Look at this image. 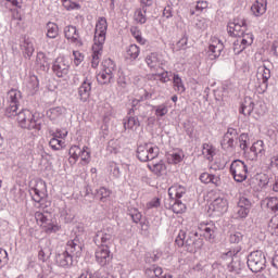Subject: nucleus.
I'll list each match as a JSON object with an SVG mask.
<instances>
[{
  "label": "nucleus",
  "mask_w": 278,
  "mask_h": 278,
  "mask_svg": "<svg viewBox=\"0 0 278 278\" xmlns=\"http://www.w3.org/2000/svg\"><path fill=\"white\" fill-rule=\"evenodd\" d=\"M94 255L96 262L99 266H108L114 257L109 247H98Z\"/></svg>",
  "instance_id": "11"
},
{
  "label": "nucleus",
  "mask_w": 278,
  "mask_h": 278,
  "mask_svg": "<svg viewBox=\"0 0 278 278\" xmlns=\"http://www.w3.org/2000/svg\"><path fill=\"white\" fill-rule=\"evenodd\" d=\"M154 110V114L156 116V118H163V116H166V114H168V105L166 104H160V105H155L153 106Z\"/></svg>",
  "instance_id": "48"
},
{
  "label": "nucleus",
  "mask_w": 278,
  "mask_h": 278,
  "mask_svg": "<svg viewBox=\"0 0 278 278\" xmlns=\"http://www.w3.org/2000/svg\"><path fill=\"white\" fill-rule=\"evenodd\" d=\"M266 0H256L251 7V12L254 16H263V14H266Z\"/></svg>",
  "instance_id": "30"
},
{
  "label": "nucleus",
  "mask_w": 278,
  "mask_h": 278,
  "mask_svg": "<svg viewBox=\"0 0 278 278\" xmlns=\"http://www.w3.org/2000/svg\"><path fill=\"white\" fill-rule=\"evenodd\" d=\"M268 210H270L274 213L278 212V198L271 197L267 199L266 203Z\"/></svg>",
  "instance_id": "56"
},
{
  "label": "nucleus",
  "mask_w": 278,
  "mask_h": 278,
  "mask_svg": "<svg viewBox=\"0 0 278 278\" xmlns=\"http://www.w3.org/2000/svg\"><path fill=\"white\" fill-rule=\"evenodd\" d=\"M154 79H157L162 84H168V81H170V76H168V72L164 71V72L154 74Z\"/></svg>",
  "instance_id": "58"
},
{
  "label": "nucleus",
  "mask_w": 278,
  "mask_h": 278,
  "mask_svg": "<svg viewBox=\"0 0 278 278\" xmlns=\"http://www.w3.org/2000/svg\"><path fill=\"white\" fill-rule=\"evenodd\" d=\"M252 155V160H257V157H264L266 155V146L262 140H257L250 148Z\"/></svg>",
  "instance_id": "23"
},
{
  "label": "nucleus",
  "mask_w": 278,
  "mask_h": 278,
  "mask_svg": "<svg viewBox=\"0 0 278 278\" xmlns=\"http://www.w3.org/2000/svg\"><path fill=\"white\" fill-rule=\"evenodd\" d=\"M68 68H71V65H68L64 58H58L52 65V71L59 78L66 77Z\"/></svg>",
  "instance_id": "15"
},
{
  "label": "nucleus",
  "mask_w": 278,
  "mask_h": 278,
  "mask_svg": "<svg viewBox=\"0 0 278 278\" xmlns=\"http://www.w3.org/2000/svg\"><path fill=\"white\" fill-rule=\"evenodd\" d=\"M106 151L109 153H114V154L118 153L121 151V141H118V139H111L108 142Z\"/></svg>",
  "instance_id": "44"
},
{
  "label": "nucleus",
  "mask_w": 278,
  "mask_h": 278,
  "mask_svg": "<svg viewBox=\"0 0 278 278\" xmlns=\"http://www.w3.org/2000/svg\"><path fill=\"white\" fill-rule=\"evenodd\" d=\"M225 47L223 43L219 41L218 45H210L208 46V58L210 60H217V58H220V53H223V49Z\"/></svg>",
  "instance_id": "33"
},
{
  "label": "nucleus",
  "mask_w": 278,
  "mask_h": 278,
  "mask_svg": "<svg viewBox=\"0 0 278 278\" xmlns=\"http://www.w3.org/2000/svg\"><path fill=\"white\" fill-rule=\"evenodd\" d=\"M136 153L139 162H151L160 155V148L152 143H144L137 147Z\"/></svg>",
  "instance_id": "5"
},
{
  "label": "nucleus",
  "mask_w": 278,
  "mask_h": 278,
  "mask_svg": "<svg viewBox=\"0 0 278 278\" xmlns=\"http://www.w3.org/2000/svg\"><path fill=\"white\" fill-rule=\"evenodd\" d=\"M184 161V153L181 152H173L167 155V162L169 164H179Z\"/></svg>",
  "instance_id": "47"
},
{
  "label": "nucleus",
  "mask_w": 278,
  "mask_h": 278,
  "mask_svg": "<svg viewBox=\"0 0 278 278\" xmlns=\"http://www.w3.org/2000/svg\"><path fill=\"white\" fill-rule=\"evenodd\" d=\"M52 138L49 141V147L51 148L52 151H60L62 149H64V141L62 140V138H66L67 132H65V135H60L58 136V134L55 132H50Z\"/></svg>",
  "instance_id": "21"
},
{
  "label": "nucleus",
  "mask_w": 278,
  "mask_h": 278,
  "mask_svg": "<svg viewBox=\"0 0 278 278\" xmlns=\"http://www.w3.org/2000/svg\"><path fill=\"white\" fill-rule=\"evenodd\" d=\"M268 231L271 236H278V215L273 216L269 220Z\"/></svg>",
  "instance_id": "46"
},
{
  "label": "nucleus",
  "mask_w": 278,
  "mask_h": 278,
  "mask_svg": "<svg viewBox=\"0 0 278 278\" xmlns=\"http://www.w3.org/2000/svg\"><path fill=\"white\" fill-rule=\"evenodd\" d=\"M254 103L255 101H253V98L245 97L241 102L239 113L243 114V116H251V114H253Z\"/></svg>",
  "instance_id": "20"
},
{
  "label": "nucleus",
  "mask_w": 278,
  "mask_h": 278,
  "mask_svg": "<svg viewBox=\"0 0 278 278\" xmlns=\"http://www.w3.org/2000/svg\"><path fill=\"white\" fill-rule=\"evenodd\" d=\"M110 168L113 177H115V179H118V177H121V167H118V164L112 162L110 163Z\"/></svg>",
  "instance_id": "62"
},
{
  "label": "nucleus",
  "mask_w": 278,
  "mask_h": 278,
  "mask_svg": "<svg viewBox=\"0 0 278 278\" xmlns=\"http://www.w3.org/2000/svg\"><path fill=\"white\" fill-rule=\"evenodd\" d=\"M134 127H140V121L136 116H129L127 122H124V129H132Z\"/></svg>",
  "instance_id": "50"
},
{
  "label": "nucleus",
  "mask_w": 278,
  "mask_h": 278,
  "mask_svg": "<svg viewBox=\"0 0 278 278\" xmlns=\"http://www.w3.org/2000/svg\"><path fill=\"white\" fill-rule=\"evenodd\" d=\"M46 36L50 40H55L60 36V27L53 22H48L46 24Z\"/></svg>",
  "instance_id": "29"
},
{
  "label": "nucleus",
  "mask_w": 278,
  "mask_h": 278,
  "mask_svg": "<svg viewBox=\"0 0 278 278\" xmlns=\"http://www.w3.org/2000/svg\"><path fill=\"white\" fill-rule=\"evenodd\" d=\"M83 151H84V149L79 148V146H72L68 153L71 156L79 159Z\"/></svg>",
  "instance_id": "63"
},
{
  "label": "nucleus",
  "mask_w": 278,
  "mask_h": 278,
  "mask_svg": "<svg viewBox=\"0 0 278 278\" xmlns=\"http://www.w3.org/2000/svg\"><path fill=\"white\" fill-rule=\"evenodd\" d=\"M9 108L7 109V114L9 116H14L18 112L21 106V99H23V93L18 89H11L8 91Z\"/></svg>",
  "instance_id": "9"
},
{
  "label": "nucleus",
  "mask_w": 278,
  "mask_h": 278,
  "mask_svg": "<svg viewBox=\"0 0 278 278\" xmlns=\"http://www.w3.org/2000/svg\"><path fill=\"white\" fill-rule=\"evenodd\" d=\"M138 55H140V48L136 45H130L126 50L127 60H138Z\"/></svg>",
  "instance_id": "41"
},
{
  "label": "nucleus",
  "mask_w": 278,
  "mask_h": 278,
  "mask_svg": "<svg viewBox=\"0 0 278 278\" xmlns=\"http://www.w3.org/2000/svg\"><path fill=\"white\" fill-rule=\"evenodd\" d=\"M20 49L25 60H31V55H34V51H36V48H34V41H31L29 37H23L20 43Z\"/></svg>",
  "instance_id": "17"
},
{
  "label": "nucleus",
  "mask_w": 278,
  "mask_h": 278,
  "mask_svg": "<svg viewBox=\"0 0 278 278\" xmlns=\"http://www.w3.org/2000/svg\"><path fill=\"white\" fill-rule=\"evenodd\" d=\"M249 134H241L239 136V147L242 151H247L249 149Z\"/></svg>",
  "instance_id": "55"
},
{
  "label": "nucleus",
  "mask_w": 278,
  "mask_h": 278,
  "mask_svg": "<svg viewBox=\"0 0 278 278\" xmlns=\"http://www.w3.org/2000/svg\"><path fill=\"white\" fill-rule=\"evenodd\" d=\"M220 144L222 149L225 151L233 149V147H236V139H233V137L224 136Z\"/></svg>",
  "instance_id": "45"
},
{
  "label": "nucleus",
  "mask_w": 278,
  "mask_h": 278,
  "mask_svg": "<svg viewBox=\"0 0 278 278\" xmlns=\"http://www.w3.org/2000/svg\"><path fill=\"white\" fill-rule=\"evenodd\" d=\"M173 84L176 92H179V94H184V92H186V86H184V80H181L179 74H174Z\"/></svg>",
  "instance_id": "39"
},
{
  "label": "nucleus",
  "mask_w": 278,
  "mask_h": 278,
  "mask_svg": "<svg viewBox=\"0 0 278 278\" xmlns=\"http://www.w3.org/2000/svg\"><path fill=\"white\" fill-rule=\"evenodd\" d=\"M92 92V80L85 78L78 88V99L81 103H86L90 99V93Z\"/></svg>",
  "instance_id": "16"
},
{
  "label": "nucleus",
  "mask_w": 278,
  "mask_h": 278,
  "mask_svg": "<svg viewBox=\"0 0 278 278\" xmlns=\"http://www.w3.org/2000/svg\"><path fill=\"white\" fill-rule=\"evenodd\" d=\"M227 268L229 273H233L235 275H240L242 269L244 268V264L242 263V260H240V256L236 254L232 260H230V263L227 265Z\"/></svg>",
  "instance_id": "24"
},
{
  "label": "nucleus",
  "mask_w": 278,
  "mask_h": 278,
  "mask_svg": "<svg viewBox=\"0 0 278 278\" xmlns=\"http://www.w3.org/2000/svg\"><path fill=\"white\" fill-rule=\"evenodd\" d=\"M269 168H278V148L269 153Z\"/></svg>",
  "instance_id": "52"
},
{
  "label": "nucleus",
  "mask_w": 278,
  "mask_h": 278,
  "mask_svg": "<svg viewBox=\"0 0 278 278\" xmlns=\"http://www.w3.org/2000/svg\"><path fill=\"white\" fill-rule=\"evenodd\" d=\"M200 181L202 184H213L214 186H220V177L210 173H202L200 175Z\"/></svg>",
  "instance_id": "32"
},
{
  "label": "nucleus",
  "mask_w": 278,
  "mask_h": 278,
  "mask_svg": "<svg viewBox=\"0 0 278 278\" xmlns=\"http://www.w3.org/2000/svg\"><path fill=\"white\" fill-rule=\"evenodd\" d=\"M112 194V191L105 187H100L99 189L96 190V198L100 199L102 203H105V199L110 198Z\"/></svg>",
  "instance_id": "43"
},
{
  "label": "nucleus",
  "mask_w": 278,
  "mask_h": 278,
  "mask_svg": "<svg viewBox=\"0 0 278 278\" xmlns=\"http://www.w3.org/2000/svg\"><path fill=\"white\" fill-rule=\"evenodd\" d=\"M173 192H175V199H181L186 194L187 189L181 185H174L168 189L169 198L173 199Z\"/></svg>",
  "instance_id": "34"
},
{
  "label": "nucleus",
  "mask_w": 278,
  "mask_h": 278,
  "mask_svg": "<svg viewBox=\"0 0 278 278\" xmlns=\"http://www.w3.org/2000/svg\"><path fill=\"white\" fill-rule=\"evenodd\" d=\"M247 265L251 273H262L266 269V254L262 250L251 252Z\"/></svg>",
  "instance_id": "4"
},
{
  "label": "nucleus",
  "mask_w": 278,
  "mask_h": 278,
  "mask_svg": "<svg viewBox=\"0 0 278 278\" xmlns=\"http://www.w3.org/2000/svg\"><path fill=\"white\" fill-rule=\"evenodd\" d=\"M14 116H17V125L22 129L35 131V134L42 129V117H40V114L29 111V109H22L20 112L16 111Z\"/></svg>",
  "instance_id": "2"
},
{
  "label": "nucleus",
  "mask_w": 278,
  "mask_h": 278,
  "mask_svg": "<svg viewBox=\"0 0 278 278\" xmlns=\"http://www.w3.org/2000/svg\"><path fill=\"white\" fill-rule=\"evenodd\" d=\"M97 81L100 86H108V84L114 81V73L110 70H102V72L97 75Z\"/></svg>",
  "instance_id": "26"
},
{
  "label": "nucleus",
  "mask_w": 278,
  "mask_h": 278,
  "mask_svg": "<svg viewBox=\"0 0 278 278\" xmlns=\"http://www.w3.org/2000/svg\"><path fill=\"white\" fill-rule=\"evenodd\" d=\"M240 251H242V247L237 245L236 248L230 249L229 251L222 253L220 258L224 262H229V260L232 261L233 257L236 255H238V253H240Z\"/></svg>",
  "instance_id": "37"
},
{
  "label": "nucleus",
  "mask_w": 278,
  "mask_h": 278,
  "mask_svg": "<svg viewBox=\"0 0 278 278\" xmlns=\"http://www.w3.org/2000/svg\"><path fill=\"white\" fill-rule=\"evenodd\" d=\"M175 243L177 247H185L189 253H192L203 247V239L199 238V232H190L186 238V231L180 230L176 237Z\"/></svg>",
  "instance_id": "3"
},
{
  "label": "nucleus",
  "mask_w": 278,
  "mask_h": 278,
  "mask_svg": "<svg viewBox=\"0 0 278 278\" xmlns=\"http://www.w3.org/2000/svg\"><path fill=\"white\" fill-rule=\"evenodd\" d=\"M94 244H97V247H108L110 249V247H112L113 242H114V235H112V232H109L108 230H99L94 238H93Z\"/></svg>",
  "instance_id": "13"
},
{
  "label": "nucleus",
  "mask_w": 278,
  "mask_h": 278,
  "mask_svg": "<svg viewBox=\"0 0 278 278\" xmlns=\"http://www.w3.org/2000/svg\"><path fill=\"white\" fill-rule=\"evenodd\" d=\"M105 36H108V18L99 17L96 23L93 46H92V68L99 66L101 62V55H103V45H105Z\"/></svg>",
  "instance_id": "1"
},
{
  "label": "nucleus",
  "mask_w": 278,
  "mask_h": 278,
  "mask_svg": "<svg viewBox=\"0 0 278 278\" xmlns=\"http://www.w3.org/2000/svg\"><path fill=\"white\" fill-rule=\"evenodd\" d=\"M65 251L74 257H81V253L84 251V241L81 240V236L75 235L73 239H70L66 242Z\"/></svg>",
  "instance_id": "10"
},
{
  "label": "nucleus",
  "mask_w": 278,
  "mask_h": 278,
  "mask_svg": "<svg viewBox=\"0 0 278 278\" xmlns=\"http://www.w3.org/2000/svg\"><path fill=\"white\" fill-rule=\"evenodd\" d=\"M146 64L151 71L157 73V71H164V64H166V61L164 58H162V55L157 53H151L146 58Z\"/></svg>",
  "instance_id": "14"
},
{
  "label": "nucleus",
  "mask_w": 278,
  "mask_h": 278,
  "mask_svg": "<svg viewBox=\"0 0 278 278\" xmlns=\"http://www.w3.org/2000/svg\"><path fill=\"white\" fill-rule=\"evenodd\" d=\"M129 84V76L125 75V72H118L117 85L119 88H127Z\"/></svg>",
  "instance_id": "53"
},
{
  "label": "nucleus",
  "mask_w": 278,
  "mask_h": 278,
  "mask_svg": "<svg viewBox=\"0 0 278 278\" xmlns=\"http://www.w3.org/2000/svg\"><path fill=\"white\" fill-rule=\"evenodd\" d=\"M202 149L203 155H205L206 160H208V162H213L214 155H216V148L210 143H203Z\"/></svg>",
  "instance_id": "38"
},
{
  "label": "nucleus",
  "mask_w": 278,
  "mask_h": 278,
  "mask_svg": "<svg viewBox=\"0 0 278 278\" xmlns=\"http://www.w3.org/2000/svg\"><path fill=\"white\" fill-rule=\"evenodd\" d=\"M249 173V167L247 163L241 160H235L230 165V174L232 175L235 181L242 184L245 181L247 175Z\"/></svg>",
  "instance_id": "7"
},
{
  "label": "nucleus",
  "mask_w": 278,
  "mask_h": 278,
  "mask_svg": "<svg viewBox=\"0 0 278 278\" xmlns=\"http://www.w3.org/2000/svg\"><path fill=\"white\" fill-rule=\"evenodd\" d=\"M73 257L74 256L65 250L56 255V264L61 266V268H71V266H73Z\"/></svg>",
  "instance_id": "22"
},
{
  "label": "nucleus",
  "mask_w": 278,
  "mask_h": 278,
  "mask_svg": "<svg viewBox=\"0 0 278 278\" xmlns=\"http://www.w3.org/2000/svg\"><path fill=\"white\" fill-rule=\"evenodd\" d=\"M64 113V108L62 106H55L47 111L46 116L50 118V121H55L62 116Z\"/></svg>",
  "instance_id": "40"
},
{
  "label": "nucleus",
  "mask_w": 278,
  "mask_h": 278,
  "mask_svg": "<svg viewBox=\"0 0 278 278\" xmlns=\"http://www.w3.org/2000/svg\"><path fill=\"white\" fill-rule=\"evenodd\" d=\"M227 31L229 36H233L235 38L243 36L244 31H247V21L235 20V22L228 23Z\"/></svg>",
  "instance_id": "12"
},
{
  "label": "nucleus",
  "mask_w": 278,
  "mask_h": 278,
  "mask_svg": "<svg viewBox=\"0 0 278 278\" xmlns=\"http://www.w3.org/2000/svg\"><path fill=\"white\" fill-rule=\"evenodd\" d=\"M149 170L156 175V177H162L166 175V163L164 161H160L159 163H150L148 164Z\"/></svg>",
  "instance_id": "27"
},
{
  "label": "nucleus",
  "mask_w": 278,
  "mask_h": 278,
  "mask_svg": "<svg viewBox=\"0 0 278 278\" xmlns=\"http://www.w3.org/2000/svg\"><path fill=\"white\" fill-rule=\"evenodd\" d=\"M237 39L247 47H251V45H253V34L251 33L244 31L243 35L239 36Z\"/></svg>",
  "instance_id": "51"
},
{
  "label": "nucleus",
  "mask_w": 278,
  "mask_h": 278,
  "mask_svg": "<svg viewBox=\"0 0 278 278\" xmlns=\"http://www.w3.org/2000/svg\"><path fill=\"white\" fill-rule=\"evenodd\" d=\"M260 71H262V90L263 92H266L268 89V80L270 79V70L266 67V65H263L260 67Z\"/></svg>",
  "instance_id": "35"
},
{
  "label": "nucleus",
  "mask_w": 278,
  "mask_h": 278,
  "mask_svg": "<svg viewBox=\"0 0 278 278\" xmlns=\"http://www.w3.org/2000/svg\"><path fill=\"white\" fill-rule=\"evenodd\" d=\"M79 278H103L101 276V273L97 271L94 274L90 273V271H86L84 274L80 275Z\"/></svg>",
  "instance_id": "64"
},
{
  "label": "nucleus",
  "mask_w": 278,
  "mask_h": 278,
  "mask_svg": "<svg viewBox=\"0 0 278 278\" xmlns=\"http://www.w3.org/2000/svg\"><path fill=\"white\" fill-rule=\"evenodd\" d=\"M244 49H247V46L244 43H242V41L240 39H237L233 41L235 55H240V53H242V51H244Z\"/></svg>",
  "instance_id": "57"
},
{
  "label": "nucleus",
  "mask_w": 278,
  "mask_h": 278,
  "mask_svg": "<svg viewBox=\"0 0 278 278\" xmlns=\"http://www.w3.org/2000/svg\"><path fill=\"white\" fill-rule=\"evenodd\" d=\"M210 210H213L217 216H223V214H226L227 210H229V203L225 198H216L212 202Z\"/></svg>",
  "instance_id": "18"
},
{
  "label": "nucleus",
  "mask_w": 278,
  "mask_h": 278,
  "mask_svg": "<svg viewBox=\"0 0 278 278\" xmlns=\"http://www.w3.org/2000/svg\"><path fill=\"white\" fill-rule=\"evenodd\" d=\"M166 210H172L174 214H184L186 212V204L181 200L169 198V203L165 202Z\"/></svg>",
  "instance_id": "19"
},
{
  "label": "nucleus",
  "mask_w": 278,
  "mask_h": 278,
  "mask_svg": "<svg viewBox=\"0 0 278 278\" xmlns=\"http://www.w3.org/2000/svg\"><path fill=\"white\" fill-rule=\"evenodd\" d=\"M30 195H31L33 201H35V203H40L42 201V199H45V197H47V192L38 189V187H35V188L30 189Z\"/></svg>",
  "instance_id": "42"
},
{
  "label": "nucleus",
  "mask_w": 278,
  "mask_h": 278,
  "mask_svg": "<svg viewBox=\"0 0 278 278\" xmlns=\"http://www.w3.org/2000/svg\"><path fill=\"white\" fill-rule=\"evenodd\" d=\"M116 70V63L112 61V59H106L103 62V71H111V73H114Z\"/></svg>",
  "instance_id": "61"
},
{
  "label": "nucleus",
  "mask_w": 278,
  "mask_h": 278,
  "mask_svg": "<svg viewBox=\"0 0 278 278\" xmlns=\"http://www.w3.org/2000/svg\"><path fill=\"white\" fill-rule=\"evenodd\" d=\"M35 219L37 220V225H40L46 233H58V231H60V226L53 223L49 213L37 211L35 213Z\"/></svg>",
  "instance_id": "6"
},
{
  "label": "nucleus",
  "mask_w": 278,
  "mask_h": 278,
  "mask_svg": "<svg viewBox=\"0 0 278 278\" xmlns=\"http://www.w3.org/2000/svg\"><path fill=\"white\" fill-rule=\"evenodd\" d=\"M128 216H130L132 223H136V224L142 220V213H140V211H138V208H135V207L128 208Z\"/></svg>",
  "instance_id": "49"
},
{
  "label": "nucleus",
  "mask_w": 278,
  "mask_h": 278,
  "mask_svg": "<svg viewBox=\"0 0 278 278\" xmlns=\"http://www.w3.org/2000/svg\"><path fill=\"white\" fill-rule=\"evenodd\" d=\"M266 112H268V108L266 106L265 101L257 100L254 102L253 118H255V121H260V118H262Z\"/></svg>",
  "instance_id": "25"
},
{
  "label": "nucleus",
  "mask_w": 278,
  "mask_h": 278,
  "mask_svg": "<svg viewBox=\"0 0 278 278\" xmlns=\"http://www.w3.org/2000/svg\"><path fill=\"white\" fill-rule=\"evenodd\" d=\"M251 207L253 203L245 197H241L235 207V218L236 220H244L251 213Z\"/></svg>",
  "instance_id": "8"
},
{
  "label": "nucleus",
  "mask_w": 278,
  "mask_h": 278,
  "mask_svg": "<svg viewBox=\"0 0 278 278\" xmlns=\"http://www.w3.org/2000/svg\"><path fill=\"white\" fill-rule=\"evenodd\" d=\"M130 34L134 36V38L139 42V45H146L147 40L142 38V35H140V30L138 28H130Z\"/></svg>",
  "instance_id": "59"
},
{
  "label": "nucleus",
  "mask_w": 278,
  "mask_h": 278,
  "mask_svg": "<svg viewBox=\"0 0 278 278\" xmlns=\"http://www.w3.org/2000/svg\"><path fill=\"white\" fill-rule=\"evenodd\" d=\"M49 257H51V252H49V249L45 248V249L39 250L38 260L40 262H47V260H49Z\"/></svg>",
  "instance_id": "60"
},
{
  "label": "nucleus",
  "mask_w": 278,
  "mask_h": 278,
  "mask_svg": "<svg viewBox=\"0 0 278 278\" xmlns=\"http://www.w3.org/2000/svg\"><path fill=\"white\" fill-rule=\"evenodd\" d=\"M202 231L204 232L203 236L205 240H208V242H213V240L216 238V225L213 223L204 224L201 226Z\"/></svg>",
  "instance_id": "28"
},
{
  "label": "nucleus",
  "mask_w": 278,
  "mask_h": 278,
  "mask_svg": "<svg viewBox=\"0 0 278 278\" xmlns=\"http://www.w3.org/2000/svg\"><path fill=\"white\" fill-rule=\"evenodd\" d=\"M64 35L67 40L71 42H79V33L77 31V27L70 25L64 28Z\"/></svg>",
  "instance_id": "31"
},
{
  "label": "nucleus",
  "mask_w": 278,
  "mask_h": 278,
  "mask_svg": "<svg viewBox=\"0 0 278 278\" xmlns=\"http://www.w3.org/2000/svg\"><path fill=\"white\" fill-rule=\"evenodd\" d=\"M244 238V235L240 231L231 232L229 236V242L230 244H240Z\"/></svg>",
  "instance_id": "54"
},
{
  "label": "nucleus",
  "mask_w": 278,
  "mask_h": 278,
  "mask_svg": "<svg viewBox=\"0 0 278 278\" xmlns=\"http://www.w3.org/2000/svg\"><path fill=\"white\" fill-rule=\"evenodd\" d=\"M147 8H151V5L143 4L142 8L138 9L135 13V21L140 25H144V23H147Z\"/></svg>",
  "instance_id": "36"
}]
</instances>
